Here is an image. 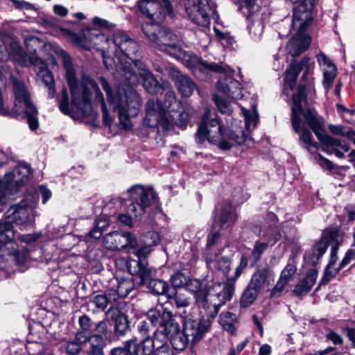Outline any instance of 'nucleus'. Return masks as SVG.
<instances>
[{"mask_svg": "<svg viewBox=\"0 0 355 355\" xmlns=\"http://www.w3.org/2000/svg\"><path fill=\"white\" fill-rule=\"evenodd\" d=\"M64 67L71 92V104L70 105L69 103L67 89H63L59 105L60 110L65 114H69L71 107L78 112H80L84 116H89L92 112L91 89H93L95 92V101L100 103L101 106L103 123L106 125H110L112 118L106 107L103 94L101 92L98 84L87 75H83L81 80L78 82L76 78L73 65L69 58L64 57Z\"/></svg>", "mask_w": 355, "mask_h": 355, "instance_id": "1", "label": "nucleus"}, {"mask_svg": "<svg viewBox=\"0 0 355 355\" xmlns=\"http://www.w3.org/2000/svg\"><path fill=\"white\" fill-rule=\"evenodd\" d=\"M85 36L93 46H98L103 52H112L118 57L119 72L128 85L138 84L139 76L134 71L132 64L137 69H144V64L138 59L139 45L126 33L117 31L113 34L112 39L110 40L104 34L89 30Z\"/></svg>", "mask_w": 355, "mask_h": 355, "instance_id": "2", "label": "nucleus"}, {"mask_svg": "<svg viewBox=\"0 0 355 355\" xmlns=\"http://www.w3.org/2000/svg\"><path fill=\"white\" fill-rule=\"evenodd\" d=\"M299 96L294 94L292 107V125L295 132L300 135V139L306 147L313 146L311 133L308 130V125L321 141L322 149L328 153H334L338 157L342 158L344 153L349 151V146L341 141L333 138L322 132V125L316 116L313 109L304 108V95L302 87H299Z\"/></svg>", "mask_w": 355, "mask_h": 355, "instance_id": "3", "label": "nucleus"}, {"mask_svg": "<svg viewBox=\"0 0 355 355\" xmlns=\"http://www.w3.org/2000/svg\"><path fill=\"white\" fill-rule=\"evenodd\" d=\"M237 122L234 121L225 129L220 118L216 115L212 117L211 110L207 107L196 133V141L202 144L207 140L222 150H229L236 145H241L245 141L246 135L240 125L241 121L239 124Z\"/></svg>", "mask_w": 355, "mask_h": 355, "instance_id": "4", "label": "nucleus"}, {"mask_svg": "<svg viewBox=\"0 0 355 355\" xmlns=\"http://www.w3.org/2000/svg\"><path fill=\"white\" fill-rule=\"evenodd\" d=\"M99 83L106 94L107 101L118 112L119 128L130 130L132 125L130 117L136 116L142 105L140 96L132 86H120L113 91L105 78L101 77Z\"/></svg>", "mask_w": 355, "mask_h": 355, "instance_id": "5", "label": "nucleus"}, {"mask_svg": "<svg viewBox=\"0 0 355 355\" xmlns=\"http://www.w3.org/2000/svg\"><path fill=\"white\" fill-rule=\"evenodd\" d=\"M185 287L194 295L199 307L203 309L210 317H215L220 307L228 301L223 298V290L220 284H215L207 290L202 287L198 280L189 278Z\"/></svg>", "mask_w": 355, "mask_h": 355, "instance_id": "6", "label": "nucleus"}, {"mask_svg": "<svg viewBox=\"0 0 355 355\" xmlns=\"http://www.w3.org/2000/svg\"><path fill=\"white\" fill-rule=\"evenodd\" d=\"M131 203L128 205L127 214H121L119 219L121 223L130 226L133 218L141 216L147 207L156 202L157 196L151 188L136 184L127 190Z\"/></svg>", "mask_w": 355, "mask_h": 355, "instance_id": "7", "label": "nucleus"}, {"mask_svg": "<svg viewBox=\"0 0 355 355\" xmlns=\"http://www.w3.org/2000/svg\"><path fill=\"white\" fill-rule=\"evenodd\" d=\"M311 10L295 8L293 11V29L296 31L295 35L287 45L288 53L293 57L298 56L305 51L311 43V37L305 31L312 22Z\"/></svg>", "mask_w": 355, "mask_h": 355, "instance_id": "8", "label": "nucleus"}, {"mask_svg": "<svg viewBox=\"0 0 355 355\" xmlns=\"http://www.w3.org/2000/svg\"><path fill=\"white\" fill-rule=\"evenodd\" d=\"M13 58L21 66L33 65L35 68L37 76L42 79L43 83L49 89V97L53 98L55 93L54 88V78L51 72L46 68L44 60L35 53L28 55L22 48L16 42H12L8 50Z\"/></svg>", "mask_w": 355, "mask_h": 355, "instance_id": "9", "label": "nucleus"}, {"mask_svg": "<svg viewBox=\"0 0 355 355\" xmlns=\"http://www.w3.org/2000/svg\"><path fill=\"white\" fill-rule=\"evenodd\" d=\"M31 173L27 165H19L12 171L6 173L0 180V212L3 207L11 199V196L15 193L24 184L28 182Z\"/></svg>", "mask_w": 355, "mask_h": 355, "instance_id": "10", "label": "nucleus"}, {"mask_svg": "<svg viewBox=\"0 0 355 355\" xmlns=\"http://www.w3.org/2000/svg\"><path fill=\"white\" fill-rule=\"evenodd\" d=\"M12 85L15 95L14 112L18 114H25L30 129L33 131L37 130L39 128L37 118L38 110L31 101L28 91L25 85L19 80H13Z\"/></svg>", "mask_w": 355, "mask_h": 355, "instance_id": "11", "label": "nucleus"}, {"mask_svg": "<svg viewBox=\"0 0 355 355\" xmlns=\"http://www.w3.org/2000/svg\"><path fill=\"white\" fill-rule=\"evenodd\" d=\"M202 66L205 69L220 73L217 82V89L220 92L234 100H239L243 97L241 84L232 77L229 67L207 62H202Z\"/></svg>", "mask_w": 355, "mask_h": 355, "instance_id": "12", "label": "nucleus"}, {"mask_svg": "<svg viewBox=\"0 0 355 355\" xmlns=\"http://www.w3.org/2000/svg\"><path fill=\"white\" fill-rule=\"evenodd\" d=\"M3 218L10 224H15L21 230L32 225L35 221L34 210L27 200H22L12 205L5 213Z\"/></svg>", "mask_w": 355, "mask_h": 355, "instance_id": "13", "label": "nucleus"}, {"mask_svg": "<svg viewBox=\"0 0 355 355\" xmlns=\"http://www.w3.org/2000/svg\"><path fill=\"white\" fill-rule=\"evenodd\" d=\"M146 37L162 51L166 52L175 43L177 37L171 31L157 24L146 23L143 25Z\"/></svg>", "mask_w": 355, "mask_h": 355, "instance_id": "14", "label": "nucleus"}, {"mask_svg": "<svg viewBox=\"0 0 355 355\" xmlns=\"http://www.w3.org/2000/svg\"><path fill=\"white\" fill-rule=\"evenodd\" d=\"M214 318L207 314V318L202 317L199 320L194 319L191 315L185 316L183 329L191 343L198 342L204 336L211 327V318Z\"/></svg>", "mask_w": 355, "mask_h": 355, "instance_id": "15", "label": "nucleus"}, {"mask_svg": "<svg viewBox=\"0 0 355 355\" xmlns=\"http://www.w3.org/2000/svg\"><path fill=\"white\" fill-rule=\"evenodd\" d=\"M171 0H141L139 2V10L148 18L157 21L164 19L166 15L173 12L170 5Z\"/></svg>", "mask_w": 355, "mask_h": 355, "instance_id": "16", "label": "nucleus"}, {"mask_svg": "<svg viewBox=\"0 0 355 355\" xmlns=\"http://www.w3.org/2000/svg\"><path fill=\"white\" fill-rule=\"evenodd\" d=\"M184 9L189 17L196 24L206 26L209 23V0H185Z\"/></svg>", "mask_w": 355, "mask_h": 355, "instance_id": "17", "label": "nucleus"}, {"mask_svg": "<svg viewBox=\"0 0 355 355\" xmlns=\"http://www.w3.org/2000/svg\"><path fill=\"white\" fill-rule=\"evenodd\" d=\"M146 117L144 124L148 127L161 125L166 130H170L168 119L159 101H155L149 99L145 105Z\"/></svg>", "mask_w": 355, "mask_h": 355, "instance_id": "18", "label": "nucleus"}, {"mask_svg": "<svg viewBox=\"0 0 355 355\" xmlns=\"http://www.w3.org/2000/svg\"><path fill=\"white\" fill-rule=\"evenodd\" d=\"M103 241L104 246L112 250L135 249L137 247L136 238L130 232H112L103 237Z\"/></svg>", "mask_w": 355, "mask_h": 355, "instance_id": "19", "label": "nucleus"}, {"mask_svg": "<svg viewBox=\"0 0 355 355\" xmlns=\"http://www.w3.org/2000/svg\"><path fill=\"white\" fill-rule=\"evenodd\" d=\"M15 231L12 225L3 217L0 219V252L16 251Z\"/></svg>", "mask_w": 355, "mask_h": 355, "instance_id": "20", "label": "nucleus"}, {"mask_svg": "<svg viewBox=\"0 0 355 355\" xmlns=\"http://www.w3.org/2000/svg\"><path fill=\"white\" fill-rule=\"evenodd\" d=\"M146 316L153 326H159V329L167 327L174 330L175 326H173V322L175 320L171 311L167 309H163L162 311L156 308L150 309L147 312Z\"/></svg>", "mask_w": 355, "mask_h": 355, "instance_id": "21", "label": "nucleus"}, {"mask_svg": "<svg viewBox=\"0 0 355 355\" xmlns=\"http://www.w3.org/2000/svg\"><path fill=\"white\" fill-rule=\"evenodd\" d=\"M317 60L323 73L322 85L328 91L331 87L336 76V67L322 53L317 55Z\"/></svg>", "mask_w": 355, "mask_h": 355, "instance_id": "22", "label": "nucleus"}, {"mask_svg": "<svg viewBox=\"0 0 355 355\" xmlns=\"http://www.w3.org/2000/svg\"><path fill=\"white\" fill-rule=\"evenodd\" d=\"M296 64V67L298 70V72L302 71V76L301 78V81L304 82V84H300L297 87V92L293 94V96L294 94L299 96V87H302L303 93L304 95V101H303V104H306V95L304 93L305 85L311 83V76L313 72L315 62L314 61L309 58L304 57L298 62H295Z\"/></svg>", "mask_w": 355, "mask_h": 355, "instance_id": "23", "label": "nucleus"}, {"mask_svg": "<svg viewBox=\"0 0 355 355\" xmlns=\"http://www.w3.org/2000/svg\"><path fill=\"white\" fill-rule=\"evenodd\" d=\"M112 287L110 288L113 296L112 300L126 297L134 288V282L131 278L116 277L112 280Z\"/></svg>", "mask_w": 355, "mask_h": 355, "instance_id": "24", "label": "nucleus"}, {"mask_svg": "<svg viewBox=\"0 0 355 355\" xmlns=\"http://www.w3.org/2000/svg\"><path fill=\"white\" fill-rule=\"evenodd\" d=\"M272 279V272L268 268H260L252 275L249 284L260 291L262 288L268 287Z\"/></svg>", "mask_w": 355, "mask_h": 355, "instance_id": "25", "label": "nucleus"}, {"mask_svg": "<svg viewBox=\"0 0 355 355\" xmlns=\"http://www.w3.org/2000/svg\"><path fill=\"white\" fill-rule=\"evenodd\" d=\"M195 113L196 111L189 106H185L183 107L180 106V108H177L174 112L171 114H168L170 129L172 128L171 123H173L182 129L184 128L187 125L189 116L193 115Z\"/></svg>", "mask_w": 355, "mask_h": 355, "instance_id": "26", "label": "nucleus"}, {"mask_svg": "<svg viewBox=\"0 0 355 355\" xmlns=\"http://www.w3.org/2000/svg\"><path fill=\"white\" fill-rule=\"evenodd\" d=\"M172 78L178 90L184 97L191 96L194 89H196L194 82L178 71H173Z\"/></svg>", "mask_w": 355, "mask_h": 355, "instance_id": "27", "label": "nucleus"}, {"mask_svg": "<svg viewBox=\"0 0 355 355\" xmlns=\"http://www.w3.org/2000/svg\"><path fill=\"white\" fill-rule=\"evenodd\" d=\"M248 263V261L247 257L244 255H242L239 264L235 269L234 275L227 279L225 285L222 286L223 290V298L227 299L228 301L232 299L234 292V284L243 271L247 267Z\"/></svg>", "mask_w": 355, "mask_h": 355, "instance_id": "28", "label": "nucleus"}, {"mask_svg": "<svg viewBox=\"0 0 355 355\" xmlns=\"http://www.w3.org/2000/svg\"><path fill=\"white\" fill-rule=\"evenodd\" d=\"M214 220L220 226H230L234 220L232 207L229 202L218 203L216 207Z\"/></svg>", "mask_w": 355, "mask_h": 355, "instance_id": "29", "label": "nucleus"}, {"mask_svg": "<svg viewBox=\"0 0 355 355\" xmlns=\"http://www.w3.org/2000/svg\"><path fill=\"white\" fill-rule=\"evenodd\" d=\"M174 330L167 328L168 334H169V340L171 341L174 349L177 350L184 349L189 343H191L189 337L186 336L184 329L180 331L179 324L175 320L173 322Z\"/></svg>", "mask_w": 355, "mask_h": 355, "instance_id": "30", "label": "nucleus"}, {"mask_svg": "<svg viewBox=\"0 0 355 355\" xmlns=\"http://www.w3.org/2000/svg\"><path fill=\"white\" fill-rule=\"evenodd\" d=\"M138 71H139V76L144 80V87L148 93L157 94L164 90V87H167V83H164L163 85L159 84L153 73L146 70L145 65L144 69H138Z\"/></svg>", "mask_w": 355, "mask_h": 355, "instance_id": "31", "label": "nucleus"}, {"mask_svg": "<svg viewBox=\"0 0 355 355\" xmlns=\"http://www.w3.org/2000/svg\"><path fill=\"white\" fill-rule=\"evenodd\" d=\"M152 339L159 355H170L168 345L169 334H168L167 327L159 329L155 331Z\"/></svg>", "mask_w": 355, "mask_h": 355, "instance_id": "32", "label": "nucleus"}, {"mask_svg": "<svg viewBox=\"0 0 355 355\" xmlns=\"http://www.w3.org/2000/svg\"><path fill=\"white\" fill-rule=\"evenodd\" d=\"M327 246L328 239L327 238L321 239L310 251L306 253L305 259L310 264L315 265L325 253Z\"/></svg>", "mask_w": 355, "mask_h": 355, "instance_id": "33", "label": "nucleus"}, {"mask_svg": "<svg viewBox=\"0 0 355 355\" xmlns=\"http://www.w3.org/2000/svg\"><path fill=\"white\" fill-rule=\"evenodd\" d=\"M318 272L315 270H311L306 277L295 287L293 292L297 295L308 293L315 284Z\"/></svg>", "mask_w": 355, "mask_h": 355, "instance_id": "34", "label": "nucleus"}, {"mask_svg": "<svg viewBox=\"0 0 355 355\" xmlns=\"http://www.w3.org/2000/svg\"><path fill=\"white\" fill-rule=\"evenodd\" d=\"M242 112L245 118V129L248 132L252 131L259 121L257 110L252 106L250 110L243 107Z\"/></svg>", "mask_w": 355, "mask_h": 355, "instance_id": "35", "label": "nucleus"}, {"mask_svg": "<svg viewBox=\"0 0 355 355\" xmlns=\"http://www.w3.org/2000/svg\"><path fill=\"white\" fill-rule=\"evenodd\" d=\"M105 343L103 338L98 334H94L90 338V346L87 355H105L103 347Z\"/></svg>", "mask_w": 355, "mask_h": 355, "instance_id": "36", "label": "nucleus"}, {"mask_svg": "<svg viewBox=\"0 0 355 355\" xmlns=\"http://www.w3.org/2000/svg\"><path fill=\"white\" fill-rule=\"evenodd\" d=\"M248 19L250 24H248L249 33L251 35L252 39L257 40L260 38L263 32V24L261 18L251 15V17Z\"/></svg>", "mask_w": 355, "mask_h": 355, "instance_id": "37", "label": "nucleus"}, {"mask_svg": "<svg viewBox=\"0 0 355 355\" xmlns=\"http://www.w3.org/2000/svg\"><path fill=\"white\" fill-rule=\"evenodd\" d=\"M219 322L223 328L231 334L236 331V317L230 312H223L219 317Z\"/></svg>", "mask_w": 355, "mask_h": 355, "instance_id": "38", "label": "nucleus"}, {"mask_svg": "<svg viewBox=\"0 0 355 355\" xmlns=\"http://www.w3.org/2000/svg\"><path fill=\"white\" fill-rule=\"evenodd\" d=\"M298 70L296 64L292 63L290 67L286 71L284 79V90L286 92L288 89L292 90L295 85L296 80L298 76Z\"/></svg>", "mask_w": 355, "mask_h": 355, "instance_id": "39", "label": "nucleus"}, {"mask_svg": "<svg viewBox=\"0 0 355 355\" xmlns=\"http://www.w3.org/2000/svg\"><path fill=\"white\" fill-rule=\"evenodd\" d=\"M329 238L332 241L331 254L329 262L336 263L338 260V250L339 244L342 242L343 238L338 230H333L329 233Z\"/></svg>", "mask_w": 355, "mask_h": 355, "instance_id": "40", "label": "nucleus"}, {"mask_svg": "<svg viewBox=\"0 0 355 355\" xmlns=\"http://www.w3.org/2000/svg\"><path fill=\"white\" fill-rule=\"evenodd\" d=\"M139 346L137 343L130 340L126 342L124 347H115L110 352L111 355H137Z\"/></svg>", "mask_w": 355, "mask_h": 355, "instance_id": "41", "label": "nucleus"}, {"mask_svg": "<svg viewBox=\"0 0 355 355\" xmlns=\"http://www.w3.org/2000/svg\"><path fill=\"white\" fill-rule=\"evenodd\" d=\"M180 103L178 101L175 94L173 91L168 89L166 92L164 105L162 106L165 112H168V114L174 112L177 108H180Z\"/></svg>", "mask_w": 355, "mask_h": 355, "instance_id": "42", "label": "nucleus"}, {"mask_svg": "<svg viewBox=\"0 0 355 355\" xmlns=\"http://www.w3.org/2000/svg\"><path fill=\"white\" fill-rule=\"evenodd\" d=\"M209 264L224 275L228 274L231 268V261L227 257H221L217 260L210 259Z\"/></svg>", "mask_w": 355, "mask_h": 355, "instance_id": "43", "label": "nucleus"}, {"mask_svg": "<svg viewBox=\"0 0 355 355\" xmlns=\"http://www.w3.org/2000/svg\"><path fill=\"white\" fill-rule=\"evenodd\" d=\"M112 296H113V294L109 289L106 294H99L95 295L92 300V302L96 306V308L104 310L107 306L109 303L116 301V300H112Z\"/></svg>", "mask_w": 355, "mask_h": 355, "instance_id": "44", "label": "nucleus"}, {"mask_svg": "<svg viewBox=\"0 0 355 355\" xmlns=\"http://www.w3.org/2000/svg\"><path fill=\"white\" fill-rule=\"evenodd\" d=\"M171 56L182 61H188L191 58V54L183 50L180 46L174 43L166 52Z\"/></svg>", "mask_w": 355, "mask_h": 355, "instance_id": "45", "label": "nucleus"}, {"mask_svg": "<svg viewBox=\"0 0 355 355\" xmlns=\"http://www.w3.org/2000/svg\"><path fill=\"white\" fill-rule=\"evenodd\" d=\"M259 292L258 290L248 284L241 300V306L243 307L249 306L254 301Z\"/></svg>", "mask_w": 355, "mask_h": 355, "instance_id": "46", "label": "nucleus"}, {"mask_svg": "<svg viewBox=\"0 0 355 355\" xmlns=\"http://www.w3.org/2000/svg\"><path fill=\"white\" fill-rule=\"evenodd\" d=\"M343 268L344 267H340V263L338 266H336V263H331V262H329L325 268L322 282L323 284H327L332 278L336 277L338 272Z\"/></svg>", "mask_w": 355, "mask_h": 355, "instance_id": "47", "label": "nucleus"}, {"mask_svg": "<svg viewBox=\"0 0 355 355\" xmlns=\"http://www.w3.org/2000/svg\"><path fill=\"white\" fill-rule=\"evenodd\" d=\"M213 101L220 112L223 114H230L232 113V108L226 99L217 94H214L213 95Z\"/></svg>", "mask_w": 355, "mask_h": 355, "instance_id": "48", "label": "nucleus"}, {"mask_svg": "<svg viewBox=\"0 0 355 355\" xmlns=\"http://www.w3.org/2000/svg\"><path fill=\"white\" fill-rule=\"evenodd\" d=\"M148 288L155 295H163L166 292L168 285L162 280L155 279L149 282Z\"/></svg>", "mask_w": 355, "mask_h": 355, "instance_id": "49", "label": "nucleus"}, {"mask_svg": "<svg viewBox=\"0 0 355 355\" xmlns=\"http://www.w3.org/2000/svg\"><path fill=\"white\" fill-rule=\"evenodd\" d=\"M128 330V322L126 317L119 314L115 318L114 331L119 336L124 335Z\"/></svg>", "mask_w": 355, "mask_h": 355, "instance_id": "50", "label": "nucleus"}, {"mask_svg": "<svg viewBox=\"0 0 355 355\" xmlns=\"http://www.w3.org/2000/svg\"><path fill=\"white\" fill-rule=\"evenodd\" d=\"M6 254L12 257V261H15L16 265L18 266H24L28 259V253L26 252H19L18 247L16 244V251L14 252H9L6 251Z\"/></svg>", "mask_w": 355, "mask_h": 355, "instance_id": "51", "label": "nucleus"}, {"mask_svg": "<svg viewBox=\"0 0 355 355\" xmlns=\"http://www.w3.org/2000/svg\"><path fill=\"white\" fill-rule=\"evenodd\" d=\"M172 300L178 309L185 308L190 304V298L181 292H176Z\"/></svg>", "mask_w": 355, "mask_h": 355, "instance_id": "52", "label": "nucleus"}, {"mask_svg": "<svg viewBox=\"0 0 355 355\" xmlns=\"http://www.w3.org/2000/svg\"><path fill=\"white\" fill-rule=\"evenodd\" d=\"M155 270L146 268L145 265L142 270L138 275L140 278V283L148 286L149 282L154 279L153 277L155 276Z\"/></svg>", "mask_w": 355, "mask_h": 355, "instance_id": "53", "label": "nucleus"}, {"mask_svg": "<svg viewBox=\"0 0 355 355\" xmlns=\"http://www.w3.org/2000/svg\"><path fill=\"white\" fill-rule=\"evenodd\" d=\"M141 349L144 355H159L156 351L155 343L151 338H146L143 340Z\"/></svg>", "mask_w": 355, "mask_h": 355, "instance_id": "54", "label": "nucleus"}, {"mask_svg": "<svg viewBox=\"0 0 355 355\" xmlns=\"http://www.w3.org/2000/svg\"><path fill=\"white\" fill-rule=\"evenodd\" d=\"M189 277L184 275L180 272H175L171 277V281L173 286L174 287H185Z\"/></svg>", "mask_w": 355, "mask_h": 355, "instance_id": "55", "label": "nucleus"}, {"mask_svg": "<svg viewBox=\"0 0 355 355\" xmlns=\"http://www.w3.org/2000/svg\"><path fill=\"white\" fill-rule=\"evenodd\" d=\"M145 265L146 263L140 259H139V261L129 259L127 263V267L129 272L133 275H139Z\"/></svg>", "mask_w": 355, "mask_h": 355, "instance_id": "56", "label": "nucleus"}, {"mask_svg": "<svg viewBox=\"0 0 355 355\" xmlns=\"http://www.w3.org/2000/svg\"><path fill=\"white\" fill-rule=\"evenodd\" d=\"M296 270L297 268L295 265L292 263H288L282 270L279 278L288 283L296 272Z\"/></svg>", "mask_w": 355, "mask_h": 355, "instance_id": "57", "label": "nucleus"}, {"mask_svg": "<svg viewBox=\"0 0 355 355\" xmlns=\"http://www.w3.org/2000/svg\"><path fill=\"white\" fill-rule=\"evenodd\" d=\"M242 8L246 10V13L248 14L249 18L251 15L254 14L259 10V6L256 3L255 0H243ZM245 12V11H244Z\"/></svg>", "mask_w": 355, "mask_h": 355, "instance_id": "58", "label": "nucleus"}, {"mask_svg": "<svg viewBox=\"0 0 355 355\" xmlns=\"http://www.w3.org/2000/svg\"><path fill=\"white\" fill-rule=\"evenodd\" d=\"M145 245L144 246L140 247L139 249H136L137 247L134 249V254L139 258V259L142 260V259L146 258L150 252H151V246L150 242L148 241H144Z\"/></svg>", "mask_w": 355, "mask_h": 355, "instance_id": "59", "label": "nucleus"}, {"mask_svg": "<svg viewBox=\"0 0 355 355\" xmlns=\"http://www.w3.org/2000/svg\"><path fill=\"white\" fill-rule=\"evenodd\" d=\"M350 128L345 127L343 125H329V131L337 136L341 137H348V133H349Z\"/></svg>", "mask_w": 355, "mask_h": 355, "instance_id": "60", "label": "nucleus"}, {"mask_svg": "<svg viewBox=\"0 0 355 355\" xmlns=\"http://www.w3.org/2000/svg\"><path fill=\"white\" fill-rule=\"evenodd\" d=\"M65 352L67 355H77L80 352L81 347L74 340L67 341L64 345Z\"/></svg>", "mask_w": 355, "mask_h": 355, "instance_id": "61", "label": "nucleus"}, {"mask_svg": "<svg viewBox=\"0 0 355 355\" xmlns=\"http://www.w3.org/2000/svg\"><path fill=\"white\" fill-rule=\"evenodd\" d=\"M267 246V243H255L254 248L252 251V255L256 261H257L261 258V254L266 250Z\"/></svg>", "mask_w": 355, "mask_h": 355, "instance_id": "62", "label": "nucleus"}, {"mask_svg": "<svg viewBox=\"0 0 355 355\" xmlns=\"http://www.w3.org/2000/svg\"><path fill=\"white\" fill-rule=\"evenodd\" d=\"M288 284V283L286 282V281H284L279 278L277 282L276 283V284L271 291L270 296L272 297H279Z\"/></svg>", "mask_w": 355, "mask_h": 355, "instance_id": "63", "label": "nucleus"}, {"mask_svg": "<svg viewBox=\"0 0 355 355\" xmlns=\"http://www.w3.org/2000/svg\"><path fill=\"white\" fill-rule=\"evenodd\" d=\"M92 324L93 322L91 318L85 314L80 316L78 318V324L80 326V329L83 331H89L92 326Z\"/></svg>", "mask_w": 355, "mask_h": 355, "instance_id": "64", "label": "nucleus"}]
</instances>
